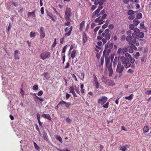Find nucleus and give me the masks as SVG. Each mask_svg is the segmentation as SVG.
Here are the masks:
<instances>
[{
	"label": "nucleus",
	"instance_id": "1",
	"mask_svg": "<svg viewBox=\"0 0 151 151\" xmlns=\"http://www.w3.org/2000/svg\"><path fill=\"white\" fill-rule=\"evenodd\" d=\"M113 44L112 43L109 44V42L105 45L104 49L103 52V56L105 57V63L106 66L110 63V58L109 55L111 52V49L113 47Z\"/></svg>",
	"mask_w": 151,
	"mask_h": 151
},
{
	"label": "nucleus",
	"instance_id": "2",
	"mask_svg": "<svg viewBox=\"0 0 151 151\" xmlns=\"http://www.w3.org/2000/svg\"><path fill=\"white\" fill-rule=\"evenodd\" d=\"M120 60L124 65L125 68H127L130 67L131 64L129 62L128 58H125L124 56H122L120 58Z\"/></svg>",
	"mask_w": 151,
	"mask_h": 151
},
{
	"label": "nucleus",
	"instance_id": "3",
	"mask_svg": "<svg viewBox=\"0 0 151 151\" xmlns=\"http://www.w3.org/2000/svg\"><path fill=\"white\" fill-rule=\"evenodd\" d=\"M71 9L69 8H67L66 9L65 19L66 21H70V18L71 16Z\"/></svg>",
	"mask_w": 151,
	"mask_h": 151
},
{
	"label": "nucleus",
	"instance_id": "4",
	"mask_svg": "<svg viewBox=\"0 0 151 151\" xmlns=\"http://www.w3.org/2000/svg\"><path fill=\"white\" fill-rule=\"evenodd\" d=\"M109 29H105L104 32L101 34L102 37H104L107 40H109L111 37V34L109 33Z\"/></svg>",
	"mask_w": 151,
	"mask_h": 151
},
{
	"label": "nucleus",
	"instance_id": "5",
	"mask_svg": "<svg viewBox=\"0 0 151 151\" xmlns=\"http://www.w3.org/2000/svg\"><path fill=\"white\" fill-rule=\"evenodd\" d=\"M127 41L128 42V44L129 45H133L135 44L137 40L135 39L132 40V37L131 35L128 36L126 38Z\"/></svg>",
	"mask_w": 151,
	"mask_h": 151
},
{
	"label": "nucleus",
	"instance_id": "6",
	"mask_svg": "<svg viewBox=\"0 0 151 151\" xmlns=\"http://www.w3.org/2000/svg\"><path fill=\"white\" fill-rule=\"evenodd\" d=\"M124 68V66L122 65L121 63L118 62L116 69V72L119 73H122Z\"/></svg>",
	"mask_w": 151,
	"mask_h": 151
},
{
	"label": "nucleus",
	"instance_id": "7",
	"mask_svg": "<svg viewBox=\"0 0 151 151\" xmlns=\"http://www.w3.org/2000/svg\"><path fill=\"white\" fill-rule=\"evenodd\" d=\"M50 53L49 52H45L41 54L40 57L41 59L44 60L50 57Z\"/></svg>",
	"mask_w": 151,
	"mask_h": 151
},
{
	"label": "nucleus",
	"instance_id": "8",
	"mask_svg": "<svg viewBox=\"0 0 151 151\" xmlns=\"http://www.w3.org/2000/svg\"><path fill=\"white\" fill-rule=\"evenodd\" d=\"M107 98L105 96H102L100 99L98 100V103L101 105H103L107 101Z\"/></svg>",
	"mask_w": 151,
	"mask_h": 151
},
{
	"label": "nucleus",
	"instance_id": "9",
	"mask_svg": "<svg viewBox=\"0 0 151 151\" xmlns=\"http://www.w3.org/2000/svg\"><path fill=\"white\" fill-rule=\"evenodd\" d=\"M106 66L109 71V76L111 77L112 76L113 72V70L112 69L111 64H109V65H107Z\"/></svg>",
	"mask_w": 151,
	"mask_h": 151
},
{
	"label": "nucleus",
	"instance_id": "10",
	"mask_svg": "<svg viewBox=\"0 0 151 151\" xmlns=\"http://www.w3.org/2000/svg\"><path fill=\"white\" fill-rule=\"evenodd\" d=\"M103 82L104 83L106 84L109 86H113L115 84L114 82L111 80H107L106 81H103Z\"/></svg>",
	"mask_w": 151,
	"mask_h": 151
},
{
	"label": "nucleus",
	"instance_id": "11",
	"mask_svg": "<svg viewBox=\"0 0 151 151\" xmlns=\"http://www.w3.org/2000/svg\"><path fill=\"white\" fill-rule=\"evenodd\" d=\"M19 54H20L19 50H16L15 51L14 55V57L16 60H19Z\"/></svg>",
	"mask_w": 151,
	"mask_h": 151
},
{
	"label": "nucleus",
	"instance_id": "12",
	"mask_svg": "<svg viewBox=\"0 0 151 151\" xmlns=\"http://www.w3.org/2000/svg\"><path fill=\"white\" fill-rule=\"evenodd\" d=\"M100 11H99V10L97 9L92 14V18H95L98 16H99V14Z\"/></svg>",
	"mask_w": 151,
	"mask_h": 151
},
{
	"label": "nucleus",
	"instance_id": "13",
	"mask_svg": "<svg viewBox=\"0 0 151 151\" xmlns=\"http://www.w3.org/2000/svg\"><path fill=\"white\" fill-rule=\"evenodd\" d=\"M27 16L29 17L31 16H32V17H35V11L34 10L31 12H28L27 13Z\"/></svg>",
	"mask_w": 151,
	"mask_h": 151
},
{
	"label": "nucleus",
	"instance_id": "14",
	"mask_svg": "<svg viewBox=\"0 0 151 151\" xmlns=\"http://www.w3.org/2000/svg\"><path fill=\"white\" fill-rule=\"evenodd\" d=\"M88 40V36L87 34L83 32V40L84 43H85Z\"/></svg>",
	"mask_w": 151,
	"mask_h": 151
},
{
	"label": "nucleus",
	"instance_id": "15",
	"mask_svg": "<svg viewBox=\"0 0 151 151\" xmlns=\"http://www.w3.org/2000/svg\"><path fill=\"white\" fill-rule=\"evenodd\" d=\"M73 29L72 26H71L70 28H69V31L68 33H65L64 34V36L65 37H68L69 36L71 35V32Z\"/></svg>",
	"mask_w": 151,
	"mask_h": 151
},
{
	"label": "nucleus",
	"instance_id": "16",
	"mask_svg": "<svg viewBox=\"0 0 151 151\" xmlns=\"http://www.w3.org/2000/svg\"><path fill=\"white\" fill-rule=\"evenodd\" d=\"M128 148H129L128 146L126 145L119 147V150L122 151H125Z\"/></svg>",
	"mask_w": 151,
	"mask_h": 151
},
{
	"label": "nucleus",
	"instance_id": "17",
	"mask_svg": "<svg viewBox=\"0 0 151 151\" xmlns=\"http://www.w3.org/2000/svg\"><path fill=\"white\" fill-rule=\"evenodd\" d=\"M76 53V50L75 49H74L72 51L71 54V57L72 59H73L75 58Z\"/></svg>",
	"mask_w": 151,
	"mask_h": 151
},
{
	"label": "nucleus",
	"instance_id": "18",
	"mask_svg": "<svg viewBox=\"0 0 151 151\" xmlns=\"http://www.w3.org/2000/svg\"><path fill=\"white\" fill-rule=\"evenodd\" d=\"M85 24V21H82L80 24L79 25V30L81 31L83 30V27Z\"/></svg>",
	"mask_w": 151,
	"mask_h": 151
},
{
	"label": "nucleus",
	"instance_id": "19",
	"mask_svg": "<svg viewBox=\"0 0 151 151\" xmlns=\"http://www.w3.org/2000/svg\"><path fill=\"white\" fill-rule=\"evenodd\" d=\"M138 34V39L139 38H143L144 36V33L140 32V31L137 33Z\"/></svg>",
	"mask_w": 151,
	"mask_h": 151
},
{
	"label": "nucleus",
	"instance_id": "20",
	"mask_svg": "<svg viewBox=\"0 0 151 151\" xmlns=\"http://www.w3.org/2000/svg\"><path fill=\"white\" fill-rule=\"evenodd\" d=\"M43 75L46 80H48L50 78V75L48 74L47 72H44L43 73Z\"/></svg>",
	"mask_w": 151,
	"mask_h": 151
},
{
	"label": "nucleus",
	"instance_id": "21",
	"mask_svg": "<svg viewBox=\"0 0 151 151\" xmlns=\"http://www.w3.org/2000/svg\"><path fill=\"white\" fill-rule=\"evenodd\" d=\"M42 135V137L44 140L47 141L48 140V138L47 133L46 132H44Z\"/></svg>",
	"mask_w": 151,
	"mask_h": 151
},
{
	"label": "nucleus",
	"instance_id": "22",
	"mask_svg": "<svg viewBox=\"0 0 151 151\" xmlns=\"http://www.w3.org/2000/svg\"><path fill=\"white\" fill-rule=\"evenodd\" d=\"M133 22L135 26H137L140 22L136 19H134Z\"/></svg>",
	"mask_w": 151,
	"mask_h": 151
},
{
	"label": "nucleus",
	"instance_id": "23",
	"mask_svg": "<svg viewBox=\"0 0 151 151\" xmlns=\"http://www.w3.org/2000/svg\"><path fill=\"white\" fill-rule=\"evenodd\" d=\"M118 61V59L116 57H115L114 60L113 65L114 67H116Z\"/></svg>",
	"mask_w": 151,
	"mask_h": 151
},
{
	"label": "nucleus",
	"instance_id": "24",
	"mask_svg": "<svg viewBox=\"0 0 151 151\" xmlns=\"http://www.w3.org/2000/svg\"><path fill=\"white\" fill-rule=\"evenodd\" d=\"M40 38L41 39L44 38L45 37V32H40Z\"/></svg>",
	"mask_w": 151,
	"mask_h": 151
},
{
	"label": "nucleus",
	"instance_id": "25",
	"mask_svg": "<svg viewBox=\"0 0 151 151\" xmlns=\"http://www.w3.org/2000/svg\"><path fill=\"white\" fill-rule=\"evenodd\" d=\"M43 116L49 120H50L51 119V118L50 115L49 114H44L43 115Z\"/></svg>",
	"mask_w": 151,
	"mask_h": 151
},
{
	"label": "nucleus",
	"instance_id": "26",
	"mask_svg": "<svg viewBox=\"0 0 151 151\" xmlns=\"http://www.w3.org/2000/svg\"><path fill=\"white\" fill-rule=\"evenodd\" d=\"M133 94H131L129 96H125V98L127 100H130L132 99L133 98Z\"/></svg>",
	"mask_w": 151,
	"mask_h": 151
},
{
	"label": "nucleus",
	"instance_id": "27",
	"mask_svg": "<svg viewBox=\"0 0 151 151\" xmlns=\"http://www.w3.org/2000/svg\"><path fill=\"white\" fill-rule=\"evenodd\" d=\"M132 36L133 37L134 39H138L137 33L135 32H133L132 34Z\"/></svg>",
	"mask_w": 151,
	"mask_h": 151
},
{
	"label": "nucleus",
	"instance_id": "28",
	"mask_svg": "<svg viewBox=\"0 0 151 151\" xmlns=\"http://www.w3.org/2000/svg\"><path fill=\"white\" fill-rule=\"evenodd\" d=\"M56 138L58 140H59L60 142L61 143H62L63 142V141L62 140V138L60 135H57L56 137Z\"/></svg>",
	"mask_w": 151,
	"mask_h": 151
},
{
	"label": "nucleus",
	"instance_id": "29",
	"mask_svg": "<svg viewBox=\"0 0 151 151\" xmlns=\"http://www.w3.org/2000/svg\"><path fill=\"white\" fill-rule=\"evenodd\" d=\"M129 62L131 63H134L135 61V59L132 58V57H131V56L129 58Z\"/></svg>",
	"mask_w": 151,
	"mask_h": 151
},
{
	"label": "nucleus",
	"instance_id": "30",
	"mask_svg": "<svg viewBox=\"0 0 151 151\" xmlns=\"http://www.w3.org/2000/svg\"><path fill=\"white\" fill-rule=\"evenodd\" d=\"M128 51V49L126 47H124L122 49V55H124Z\"/></svg>",
	"mask_w": 151,
	"mask_h": 151
},
{
	"label": "nucleus",
	"instance_id": "31",
	"mask_svg": "<svg viewBox=\"0 0 151 151\" xmlns=\"http://www.w3.org/2000/svg\"><path fill=\"white\" fill-rule=\"evenodd\" d=\"M97 45H96V48H98L99 49H100V47H99V46H101L102 44V42L101 41H100V42H97Z\"/></svg>",
	"mask_w": 151,
	"mask_h": 151
},
{
	"label": "nucleus",
	"instance_id": "32",
	"mask_svg": "<svg viewBox=\"0 0 151 151\" xmlns=\"http://www.w3.org/2000/svg\"><path fill=\"white\" fill-rule=\"evenodd\" d=\"M149 128L147 126H145L143 128V131L145 133L147 132L148 131Z\"/></svg>",
	"mask_w": 151,
	"mask_h": 151
},
{
	"label": "nucleus",
	"instance_id": "33",
	"mask_svg": "<svg viewBox=\"0 0 151 151\" xmlns=\"http://www.w3.org/2000/svg\"><path fill=\"white\" fill-rule=\"evenodd\" d=\"M35 35L36 33L35 32H34L33 33L32 32H30V36L31 38L35 37Z\"/></svg>",
	"mask_w": 151,
	"mask_h": 151
},
{
	"label": "nucleus",
	"instance_id": "34",
	"mask_svg": "<svg viewBox=\"0 0 151 151\" xmlns=\"http://www.w3.org/2000/svg\"><path fill=\"white\" fill-rule=\"evenodd\" d=\"M93 84L95 85L96 88L97 89L99 88L100 84L98 82L94 83Z\"/></svg>",
	"mask_w": 151,
	"mask_h": 151
},
{
	"label": "nucleus",
	"instance_id": "35",
	"mask_svg": "<svg viewBox=\"0 0 151 151\" xmlns=\"http://www.w3.org/2000/svg\"><path fill=\"white\" fill-rule=\"evenodd\" d=\"M134 13V12L132 10H129L128 11L127 14L129 15H133Z\"/></svg>",
	"mask_w": 151,
	"mask_h": 151
},
{
	"label": "nucleus",
	"instance_id": "36",
	"mask_svg": "<svg viewBox=\"0 0 151 151\" xmlns=\"http://www.w3.org/2000/svg\"><path fill=\"white\" fill-rule=\"evenodd\" d=\"M126 38V36L124 35H122L120 37V40L122 41H124Z\"/></svg>",
	"mask_w": 151,
	"mask_h": 151
},
{
	"label": "nucleus",
	"instance_id": "37",
	"mask_svg": "<svg viewBox=\"0 0 151 151\" xmlns=\"http://www.w3.org/2000/svg\"><path fill=\"white\" fill-rule=\"evenodd\" d=\"M65 103L66 102L65 101L63 100H61L58 103V105L62 106L63 105H65Z\"/></svg>",
	"mask_w": 151,
	"mask_h": 151
},
{
	"label": "nucleus",
	"instance_id": "38",
	"mask_svg": "<svg viewBox=\"0 0 151 151\" xmlns=\"http://www.w3.org/2000/svg\"><path fill=\"white\" fill-rule=\"evenodd\" d=\"M109 102H107L106 104H103L102 106L103 108L107 109L108 108L109 105Z\"/></svg>",
	"mask_w": 151,
	"mask_h": 151
},
{
	"label": "nucleus",
	"instance_id": "39",
	"mask_svg": "<svg viewBox=\"0 0 151 151\" xmlns=\"http://www.w3.org/2000/svg\"><path fill=\"white\" fill-rule=\"evenodd\" d=\"M139 53L138 52H137L136 53V54L134 55V57L136 59H138V57L139 56Z\"/></svg>",
	"mask_w": 151,
	"mask_h": 151
},
{
	"label": "nucleus",
	"instance_id": "40",
	"mask_svg": "<svg viewBox=\"0 0 151 151\" xmlns=\"http://www.w3.org/2000/svg\"><path fill=\"white\" fill-rule=\"evenodd\" d=\"M134 24H131L129 26V29L131 30H133L134 29Z\"/></svg>",
	"mask_w": 151,
	"mask_h": 151
},
{
	"label": "nucleus",
	"instance_id": "41",
	"mask_svg": "<svg viewBox=\"0 0 151 151\" xmlns=\"http://www.w3.org/2000/svg\"><path fill=\"white\" fill-rule=\"evenodd\" d=\"M69 90L70 91V92L72 93L75 92L74 90V87L73 86L70 87Z\"/></svg>",
	"mask_w": 151,
	"mask_h": 151
},
{
	"label": "nucleus",
	"instance_id": "42",
	"mask_svg": "<svg viewBox=\"0 0 151 151\" xmlns=\"http://www.w3.org/2000/svg\"><path fill=\"white\" fill-rule=\"evenodd\" d=\"M35 147L36 149L39 150L40 149L39 147L37 145V144L35 142H34Z\"/></svg>",
	"mask_w": 151,
	"mask_h": 151
},
{
	"label": "nucleus",
	"instance_id": "43",
	"mask_svg": "<svg viewBox=\"0 0 151 151\" xmlns=\"http://www.w3.org/2000/svg\"><path fill=\"white\" fill-rule=\"evenodd\" d=\"M122 49L121 48H119L118 49L117 52V53L118 55H120L121 53V54L122 55Z\"/></svg>",
	"mask_w": 151,
	"mask_h": 151
},
{
	"label": "nucleus",
	"instance_id": "44",
	"mask_svg": "<svg viewBox=\"0 0 151 151\" xmlns=\"http://www.w3.org/2000/svg\"><path fill=\"white\" fill-rule=\"evenodd\" d=\"M65 106L67 108H69L70 106L71 105V102L67 103L66 102L65 104Z\"/></svg>",
	"mask_w": 151,
	"mask_h": 151
},
{
	"label": "nucleus",
	"instance_id": "45",
	"mask_svg": "<svg viewBox=\"0 0 151 151\" xmlns=\"http://www.w3.org/2000/svg\"><path fill=\"white\" fill-rule=\"evenodd\" d=\"M104 57H102L100 59V63L101 65H103L104 62Z\"/></svg>",
	"mask_w": 151,
	"mask_h": 151
},
{
	"label": "nucleus",
	"instance_id": "46",
	"mask_svg": "<svg viewBox=\"0 0 151 151\" xmlns=\"http://www.w3.org/2000/svg\"><path fill=\"white\" fill-rule=\"evenodd\" d=\"M134 17V16L133 15H129V16L128 17V19L130 20H132Z\"/></svg>",
	"mask_w": 151,
	"mask_h": 151
},
{
	"label": "nucleus",
	"instance_id": "47",
	"mask_svg": "<svg viewBox=\"0 0 151 151\" xmlns=\"http://www.w3.org/2000/svg\"><path fill=\"white\" fill-rule=\"evenodd\" d=\"M105 10L104 9L102 10L100 13L99 14V15H102L104 14H105Z\"/></svg>",
	"mask_w": 151,
	"mask_h": 151
},
{
	"label": "nucleus",
	"instance_id": "48",
	"mask_svg": "<svg viewBox=\"0 0 151 151\" xmlns=\"http://www.w3.org/2000/svg\"><path fill=\"white\" fill-rule=\"evenodd\" d=\"M38 86L37 85H35L32 88V89L35 90H37L38 89Z\"/></svg>",
	"mask_w": 151,
	"mask_h": 151
},
{
	"label": "nucleus",
	"instance_id": "49",
	"mask_svg": "<svg viewBox=\"0 0 151 151\" xmlns=\"http://www.w3.org/2000/svg\"><path fill=\"white\" fill-rule=\"evenodd\" d=\"M100 27V26H98L96 27L94 29V33H96L99 29V28Z\"/></svg>",
	"mask_w": 151,
	"mask_h": 151
},
{
	"label": "nucleus",
	"instance_id": "50",
	"mask_svg": "<svg viewBox=\"0 0 151 151\" xmlns=\"http://www.w3.org/2000/svg\"><path fill=\"white\" fill-rule=\"evenodd\" d=\"M75 90L76 91V93L78 94L80 96H81V95L80 94V92L79 91V89L76 87L75 89Z\"/></svg>",
	"mask_w": 151,
	"mask_h": 151
},
{
	"label": "nucleus",
	"instance_id": "51",
	"mask_svg": "<svg viewBox=\"0 0 151 151\" xmlns=\"http://www.w3.org/2000/svg\"><path fill=\"white\" fill-rule=\"evenodd\" d=\"M134 32L137 33H138L140 32V30L137 28L136 27L133 29Z\"/></svg>",
	"mask_w": 151,
	"mask_h": 151
},
{
	"label": "nucleus",
	"instance_id": "52",
	"mask_svg": "<svg viewBox=\"0 0 151 151\" xmlns=\"http://www.w3.org/2000/svg\"><path fill=\"white\" fill-rule=\"evenodd\" d=\"M142 14L141 13H139L137 15V19H140L142 18Z\"/></svg>",
	"mask_w": 151,
	"mask_h": 151
},
{
	"label": "nucleus",
	"instance_id": "53",
	"mask_svg": "<svg viewBox=\"0 0 151 151\" xmlns=\"http://www.w3.org/2000/svg\"><path fill=\"white\" fill-rule=\"evenodd\" d=\"M131 46L130 47L133 50L134 49L135 50H137V48L135 46V45H130Z\"/></svg>",
	"mask_w": 151,
	"mask_h": 151
},
{
	"label": "nucleus",
	"instance_id": "54",
	"mask_svg": "<svg viewBox=\"0 0 151 151\" xmlns=\"http://www.w3.org/2000/svg\"><path fill=\"white\" fill-rule=\"evenodd\" d=\"M66 47H67L66 45L64 46L63 47V48L62 50V53H64V55H65V52L66 51Z\"/></svg>",
	"mask_w": 151,
	"mask_h": 151
},
{
	"label": "nucleus",
	"instance_id": "55",
	"mask_svg": "<svg viewBox=\"0 0 151 151\" xmlns=\"http://www.w3.org/2000/svg\"><path fill=\"white\" fill-rule=\"evenodd\" d=\"M140 29H143L145 27L144 22L141 23L140 24Z\"/></svg>",
	"mask_w": 151,
	"mask_h": 151
},
{
	"label": "nucleus",
	"instance_id": "56",
	"mask_svg": "<svg viewBox=\"0 0 151 151\" xmlns=\"http://www.w3.org/2000/svg\"><path fill=\"white\" fill-rule=\"evenodd\" d=\"M56 39L55 38L54 39V41L53 42V43L52 44V46H53V47H54L55 46V45H56L57 42H56Z\"/></svg>",
	"mask_w": 151,
	"mask_h": 151
},
{
	"label": "nucleus",
	"instance_id": "57",
	"mask_svg": "<svg viewBox=\"0 0 151 151\" xmlns=\"http://www.w3.org/2000/svg\"><path fill=\"white\" fill-rule=\"evenodd\" d=\"M104 21L101 18L99 20V24H103L104 22Z\"/></svg>",
	"mask_w": 151,
	"mask_h": 151
},
{
	"label": "nucleus",
	"instance_id": "58",
	"mask_svg": "<svg viewBox=\"0 0 151 151\" xmlns=\"http://www.w3.org/2000/svg\"><path fill=\"white\" fill-rule=\"evenodd\" d=\"M127 72L128 73L132 74L134 72V70L132 69L129 68Z\"/></svg>",
	"mask_w": 151,
	"mask_h": 151
},
{
	"label": "nucleus",
	"instance_id": "59",
	"mask_svg": "<svg viewBox=\"0 0 151 151\" xmlns=\"http://www.w3.org/2000/svg\"><path fill=\"white\" fill-rule=\"evenodd\" d=\"M66 122L68 123H70L71 122V120L69 118H67L66 119Z\"/></svg>",
	"mask_w": 151,
	"mask_h": 151
},
{
	"label": "nucleus",
	"instance_id": "60",
	"mask_svg": "<svg viewBox=\"0 0 151 151\" xmlns=\"http://www.w3.org/2000/svg\"><path fill=\"white\" fill-rule=\"evenodd\" d=\"M101 18V17L100 16L99 17H98L97 18H96L95 21H94V22H96V23H98L99 22V20Z\"/></svg>",
	"mask_w": 151,
	"mask_h": 151
},
{
	"label": "nucleus",
	"instance_id": "61",
	"mask_svg": "<svg viewBox=\"0 0 151 151\" xmlns=\"http://www.w3.org/2000/svg\"><path fill=\"white\" fill-rule=\"evenodd\" d=\"M94 78V83H95L96 82H98V80L97 78L96 77V76L95 75H93Z\"/></svg>",
	"mask_w": 151,
	"mask_h": 151
},
{
	"label": "nucleus",
	"instance_id": "62",
	"mask_svg": "<svg viewBox=\"0 0 151 151\" xmlns=\"http://www.w3.org/2000/svg\"><path fill=\"white\" fill-rule=\"evenodd\" d=\"M104 30L102 29H100L99 31L98 32V35H100L101 33L102 34L104 32Z\"/></svg>",
	"mask_w": 151,
	"mask_h": 151
},
{
	"label": "nucleus",
	"instance_id": "63",
	"mask_svg": "<svg viewBox=\"0 0 151 151\" xmlns=\"http://www.w3.org/2000/svg\"><path fill=\"white\" fill-rule=\"evenodd\" d=\"M43 94V92L41 90L38 93L37 95L38 96H40L42 95Z\"/></svg>",
	"mask_w": 151,
	"mask_h": 151
},
{
	"label": "nucleus",
	"instance_id": "64",
	"mask_svg": "<svg viewBox=\"0 0 151 151\" xmlns=\"http://www.w3.org/2000/svg\"><path fill=\"white\" fill-rule=\"evenodd\" d=\"M102 17L101 18L103 20L104 19H105L107 16V14H105L103 15H102Z\"/></svg>",
	"mask_w": 151,
	"mask_h": 151
}]
</instances>
